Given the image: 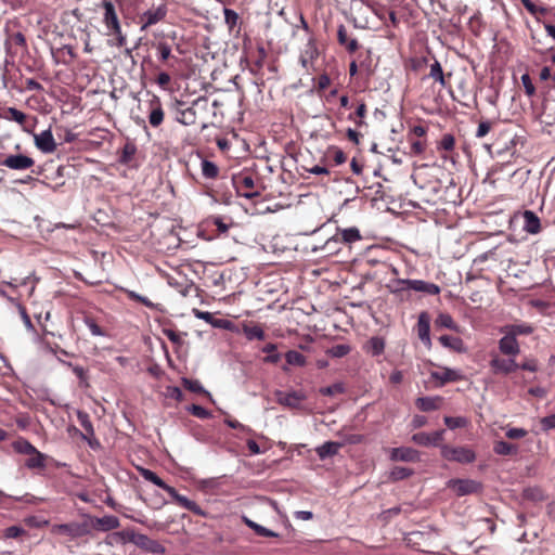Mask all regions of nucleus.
<instances>
[{
  "mask_svg": "<svg viewBox=\"0 0 555 555\" xmlns=\"http://www.w3.org/2000/svg\"><path fill=\"white\" fill-rule=\"evenodd\" d=\"M140 473L145 480L165 490L171 496V499L177 505L192 512L197 516H205V512L198 504H196L194 501L189 500L186 496L178 493V491L173 487L166 483L156 473L147 468H142Z\"/></svg>",
  "mask_w": 555,
  "mask_h": 555,
  "instance_id": "f257e3e1",
  "label": "nucleus"
},
{
  "mask_svg": "<svg viewBox=\"0 0 555 555\" xmlns=\"http://www.w3.org/2000/svg\"><path fill=\"white\" fill-rule=\"evenodd\" d=\"M101 9L103 11V23L107 29V35L115 38V44L118 48L124 47L127 42V38L121 30L115 4L112 0H102Z\"/></svg>",
  "mask_w": 555,
  "mask_h": 555,
  "instance_id": "f03ea898",
  "label": "nucleus"
},
{
  "mask_svg": "<svg viewBox=\"0 0 555 555\" xmlns=\"http://www.w3.org/2000/svg\"><path fill=\"white\" fill-rule=\"evenodd\" d=\"M5 40L4 48L7 54L14 57L20 54H24L27 52V41L25 35L21 31L18 23L15 21H10L5 24L4 27Z\"/></svg>",
  "mask_w": 555,
  "mask_h": 555,
  "instance_id": "7ed1b4c3",
  "label": "nucleus"
},
{
  "mask_svg": "<svg viewBox=\"0 0 555 555\" xmlns=\"http://www.w3.org/2000/svg\"><path fill=\"white\" fill-rule=\"evenodd\" d=\"M414 291L428 295H439L441 288L439 285L423 280L398 279L395 281V287L391 293L396 296H402L404 292Z\"/></svg>",
  "mask_w": 555,
  "mask_h": 555,
  "instance_id": "20e7f679",
  "label": "nucleus"
},
{
  "mask_svg": "<svg viewBox=\"0 0 555 555\" xmlns=\"http://www.w3.org/2000/svg\"><path fill=\"white\" fill-rule=\"evenodd\" d=\"M153 47L160 65L169 72L178 73L181 60L172 53L171 46L167 41L160 40Z\"/></svg>",
  "mask_w": 555,
  "mask_h": 555,
  "instance_id": "39448f33",
  "label": "nucleus"
},
{
  "mask_svg": "<svg viewBox=\"0 0 555 555\" xmlns=\"http://www.w3.org/2000/svg\"><path fill=\"white\" fill-rule=\"evenodd\" d=\"M441 456L450 462L469 464L476 460V453L468 447L441 446Z\"/></svg>",
  "mask_w": 555,
  "mask_h": 555,
  "instance_id": "423d86ee",
  "label": "nucleus"
},
{
  "mask_svg": "<svg viewBox=\"0 0 555 555\" xmlns=\"http://www.w3.org/2000/svg\"><path fill=\"white\" fill-rule=\"evenodd\" d=\"M489 365L495 375H509L519 370V363L516 362L515 357L503 358L496 353L491 354Z\"/></svg>",
  "mask_w": 555,
  "mask_h": 555,
  "instance_id": "0eeeda50",
  "label": "nucleus"
},
{
  "mask_svg": "<svg viewBox=\"0 0 555 555\" xmlns=\"http://www.w3.org/2000/svg\"><path fill=\"white\" fill-rule=\"evenodd\" d=\"M233 183L237 192L246 198H253L259 195V191L256 190V180L251 173L241 172L234 176Z\"/></svg>",
  "mask_w": 555,
  "mask_h": 555,
  "instance_id": "6e6552de",
  "label": "nucleus"
},
{
  "mask_svg": "<svg viewBox=\"0 0 555 555\" xmlns=\"http://www.w3.org/2000/svg\"><path fill=\"white\" fill-rule=\"evenodd\" d=\"M0 165L12 170L23 171L33 168L35 159L24 154H11L0 160Z\"/></svg>",
  "mask_w": 555,
  "mask_h": 555,
  "instance_id": "1a4fd4ad",
  "label": "nucleus"
},
{
  "mask_svg": "<svg viewBox=\"0 0 555 555\" xmlns=\"http://www.w3.org/2000/svg\"><path fill=\"white\" fill-rule=\"evenodd\" d=\"M319 54V49L314 39H309L299 57V62L306 72L309 73L315 70L314 62L318 60Z\"/></svg>",
  "mask_w": 555,
  "mask_h": 555,
  "instance_id": "9d476101",
  "label": "nucleus"
},
{
  "mask_svg": "<svg viewBox=\"0 0 555 555\" xmlns=\"http://www.w3.org/2000/svg\"><path fill=\"white\" fill-rule=\"evenodd\" d=\"M128 540L135 544L138 547L151 553H162L164 551L163 546L157 541L149 538L143 533H137L132 531L128 533Z\"/></svg>",
  "mask_w": 555,
  "mask_h": 555,
  "instance_id": "9b49d317",
  "label": "nucleus"
},
{
  "mask_svg": "<svg viewBox=\"0 0 555 555\" xmlns=\"http://www.w3.org/2000/svg\"><path fill=\"white\" fill-rule=\"evenodd\" d=\"M202 99H197L193 102L192 106L183 107L182 101L176 102V120L184 126H192L196 124L197 115L194 105L197 104Z\"/></svg>",
  "mask_w": 555,
  "mask_h": 555,
  "instance_id": "f8f14e48",
  "label": "nucleus"
},
{
  "mask_svg": "<svg viewBox=\"0 0 555 555\" xmlns=\"http://www.w3.org/2000/svg\"><path fill=\"white\" fill-rule=\"evenodd\" d=\"M167 12H168L167 7L164 4L159 5L155 9H150L146 12H144L140 16L141 30H145V29L150 28L151 26L165 20Z\"/></svg>",
  "mask_w": 555,
  "mask_h": 555,
  "instance_id": "ddd939ff",
  "label": "nucleus"
},
{
  "mask_svg": "<svg viewBox=\"0 0 555 555\" xmlns=\"http://www.w3.org/2000/svg\"><path fill=\"white\" fill-rule=\"evenodd\" d=\"M77 420L85 430V434H81V438L86 440L91 448L99 446L98 440L94 438V428L89 414L82 411H78Z\"/></svg>",
  "mask_w": 555,
  "mask_h": 555,
  "instance_id": "4468645a",
  "label": "nucleus"
},
{
  "mask_svg": "<svg viewBox=\"0 0 555 555\" xmlns=\"http://www.w3.org/2000/svg\"><path fill=\"white\" fill-rule=\"evenodd\" d=\"M275 397H276V402L279 404L291 408V409L299 408L300 403L304 400H306V395L302 391H291V392L276 391Z\"/></svg>",
  "mask_w": 555,
  "mask_h": 555,
  "instance_id": "2eb2a0df",
  "label": "nucleus"
},
{
  "mask_svg": "<svg viewBox=\"0 0 555 555\" xmlns=\"http://www.w3.org/2000/svg\"><path fill=\"white\" fill-rule=\"evenodd\" d=\"M352 10L356 12V15L352 18L353 26L356 28L365 29L369 26V17H367V0H358L356 1Z\"/></svg>",
  "mask_w": 555,
  "mask_h": 555,
  "instance_id": "dca6fc26",
  "label": "nucleus"
},
{
  "mask_svg": "<svg viewBox=\"0 0 555 555\" xmlns=\"http://www.w3.org/2000/svg\"><path fill=\"white\" fill-rule=\"evenodd\" d=\"M444 430H437L431 434L427 433H417L412 436V441L420 446H439L441 448V442L443 440Z\"/></svg>",
  "mask_w": 555,
  "mask_h": 555,
  "instance_id": "f3484780",
  "label": "nucleus"
},
{
  "mask_svg": "<svg viewBox=\"0 0 555 555\" xmlns=\"http://www.w3.org/2000/svg\"><path fill=\"white\" fill-rule=\"evenodd\" d=\"M204 225L206 229L215 231L217 235H222L228 233L232 221L230 218L210 216L204 221Z\"/></svg>",
  "mask_w": 555,
  "mask_h": 555,
  "instance_id": "a211bd4d",
  "label": "nucleus"
},
{
  "mask_svg": "<svg viewBox=\"0 0 555 555\" xmlns=\"http://www.w3.org/2000/svg\"><path fill=\"white\" fill-rule=\"evenodd\" d=\"M36 146L43 153H53L56 150L51 129H47L34 135Z\"/></svg>",
  "mask_w": 555,
  "mask_h": 555,
  "instance_id": "6ab92c4d",
  "label": "nucleus"
},
{
  "mask_svg": "<svg viewBox=\"0 0 555 555\" xmlns=\"http://www.w3.org/2000/svg\"><path fill=\"white\" fill-rule=\"evenodd\" d=\"M150 113L149 122L152 127L157 128L164 121L165 113L158 96L154 95L149 102Z\"/></svg>",
  "mask_w": 555,
  "mask_h": 555,
  "instance_id": "aec40b11",
  "label": "nucleus"
},
{
  "mask_svg": "<svg viewBox=\"0 0 555 555\" xmlns=\"http://www.w3.org/2000/svg\"><path fill=\"white\" fill-rule=\"evenodd\" d=\"M428 77L439 83L441 88H449L452 73L444 74L441 64L435 59L430 64Z\"/></svg>",
  "mask_w": 555,
  "mask_h": 555,
  "instance_id": "412c9836",
  "label": "nucleus"
},
{
  "mask_svg": "<svg viewBox=\"0 0 555 555\" xmlns=\"http://www.w3.org/2000/svg\"><path fill=\"white\" fill-rule=\"evenodd\" d=\"M499 350L506 357H516L520 352V346L517 338L508 333L499 340Z\"/></svg>",
  "mask_w": 555,
  "mask_h": 555,
  "instance_id": "4be33fe9",
  "label": "nucleus"
},
{
  "mask_svg": "<svg viewBox=\"0 0 555 555\" xmlns=\"http://www.w3.org/2000/svg\"><path fill=\"white\" fill-rule=\"evenodd\" d=\"M337 41L350 54H353L360 48V43H359L358 39L349 37L347 28L343 24L339 25L338 29H337Z\"/></svg>",
  "mask_w": 555,
  "mask_h": 555,
  "instance_id": "5701e85b",
  "label": "nucleus"
},
{
  "mask_svg": "<svg viewBox=\"0 0 555 555\" xmlns=\"http://www.w3.org/2000/svg\"><path fill=\"white\" fill-rule=\"evenodd\" d=\"M449 487L457 495H466L477 491L478 483L474 480L452 479L449 481Z\"/></svg>",
  "mask_w": 555,
  "mask_h": 555,
  "instance_id": "b1692460",
  "label": "nucleus"
},
{
  "mask_svg": "<svg viewBox=\"0 0 555 555\" xmlns=\"http://www.w3.org/2000/svg\"><path fill=\"white\" fill-rule=\"evenodd\" d=\"M390 459L392 461L416 462L418 461V452L408 447L393 448L390 452Z\"/></svg>",
  "mask_w": 555,
  "mask_h": 555,
  "instance_id": "393cba45",
  "label": "nucleus"
},
{
  "mask_svg": "<svg viewBox=\"0 0 555 555\" xmlns=\"http://www.w3.org/2000/svg\"><path fill=\"white\" fill-rule=\"evenodd\" d=\"M430 376L434 380L439 382L440 386H443L447 383L457 382L462 378L457 371L448 367H443L440 371H434Z\"/></svg>",
  "mask_w": 555,
  "mask_h": 555,
  "instance_id": "a878e982",
  "label": "nucleus"
},
{
  "mask_svg": "<svg viewBox=\"0 0 555 555\" xmlns=\"http://www.w3.org/2000/svg\"><path fill=\"white\" fill-rule=\"evenodd\" d=\"M335 242H343L345 244H351L361 240V234L358 228L351 227L348 229H338L336 234L333 236Z\"/></svg>",
  "mask_w": 555,
  "mask_h": 555,
  "instance_id": "bb28decb",
  "label": "nucleus"
},
{
  "mask_svg": "<svg viewBox=\"0 0 555 555\" xmlns=\"http://www.w3.org/2000/svg\"><path fill=\"white\" fill-rule=\"evenodd\" d=\"M524 230L530 234H538L541 231V221L532 210L522 212Z\"/></svg>",
  "mask_w": 555,
  "mask_h": 555,
  "instance_id": "cd10ccee",
  "label": "nucleus"
},
{
  "mask_svg": "<svg viewBox=\"0 0 555 555\" xmlns=\"http://www.w3.org/2000/svg\"><path fill=\"white\" fill-rule=\"evenodd\" d=\"M223 14H224V23H225L229 31L231 34H234L237 37L241 33V25H242V21H241L238 14L234 10L228 9V8L223 9Z\"/></svg>",
  "mask_w": 555,
  "mask_h": 555,
  "instance_id": "c85d7f7f",
  "label": "nucleus"
},
{
  "mask_svg": "<svg viewBox=\"0 0 555 555\" xmlns=\"http://www.w3.org/2000/svg\"><path fill=\"white\" fill-rule=\"evenodd\" d=\"M443 398L436 397H421L415 401V405L423 412H430L438 410L442 404Z\"/></svg>",
  "mask_w": 555,
  "mask_h": 555,
  "instance_id": "c756f323",
  "label": "nucleus"
},
{
  "mask_svg": "<svg viewBox=\"0 0 555 555\" xmlns=\"http://www.w3.org/2000/svg\"><path fill=\"white\" fill-rule=\"evenodd\" d=\"M430 319L427 312H422L417 320V335L425 344H430Z\"/></svg>",
  "mask_w": 555,
  "mask_h": 555,
  "instance_id": "7c9ffc66",
  "label": "nucleus"
},
{
  "mask_svg": "<svg viewBox=\"0 0 555 555\" xmlns=\"http://www.w3.org/2000/svg\"><path fill=\"white\" fill-rule=\"evenodd\" d=\"M343 447V442L326 441L322 446L315 448V452L320 460H325L327 457L336 455Z\"/></svg>",
  "mask_w": 555,
  "mask_h": 555,
  "instance_id": "2f4dec72",
  "label": "nucleus"
},
{
  "mask_svg": "<svg viewBox=\"0 0 555 555\" xmlns=\"http://www.w3.org/2000/svg\"><path fill=\"white\" fill-rule=\"evenodd\" d=\"M242 330H243V334L245 335V337L248 340H254V339L263 340L266 338V333H264L263 328L258 324H254L251 322L244 323Z\"/></svg>",
  "mask_w": 555,
  "mask_h": 555,
  "instance_id": "473e14b6",
  "label": "nucleus"
},
{
  "mask_svg": "<svg viewBox=\"0 0 555 555\" xmlns=\"http://www.w3.org/2000/svg\"><path fill=\"white\" fill-rule=\"evenodd\" d=\"M94 527L103 531H109L119 528L120 522L116 516L105 515L95 519Z\"/></svg>",
  "mask_w": 555,
  "mask_h": 555,
  "instance_id": "72a5a7b5",
  "label": "nucleus"
},
{
  "mask_svg": "<svg viewBox=\"0 0 555 555\" xmlns=\"http://www.w3.org/2000/svg\"><path fill=\"white\" fill-rule=\"evenodd\" d=\"M0 117L10 121H15L23 126L27 120V115L15 107H7L0 114Z\"/></svg>",
  "mask_w": 555,
  "mask_h": 555,
  "instance_id": "f704fd0d",
  "label": "nucleus"
},
{
  "mask_svg": "<svg viewBox=\"0 0 555 555\" xmlns=\"http://www.w3.org/2000/svg\"><path fill=\"white\" fill-rule=\"evenodd\" d=\"M47 455L36 449V453H31L25 462V466L29 469H44Z\"/></svg>",
  "mask_w": 555,
  "mask_h": 555,
  "instance_id": "c9c22d12",
  "label": "nucleus"
},
{
  "mask_svg": "<svg viewBox=\"0 0 555 555\" xmlns=\"http://www.w3.org/2000/svg\"><path fill=\"white\" fill-rule=\"evenodd\" d=\"M367 114V106L362 101L358 104L356 111L348 116V120L352 121L357 127L366 126L364 121Z\"/></svg>",
  "mask_w": 555,
  "mask_h": 555,
  "instance_id": "e433bc0d",
  "label": "nucleus"
},
{
  "mask_svg": "<svg viewBox=\"0 0 555 555\" xmlns=\"http://www.w3.org/2000/svg\"><path fill=\"white\" fill-rule=\"evenodd\" d=\"M503 331L505 333H508L509 335H512L513 337H517V336H520V335H530L533 333L534 331V327L530 324H527V323H521V324H511V325H506Z\"/></svg>",
  "mask_w": 555,
  "mask_h": 555,
  "instance_id": "4c0bfd02",
  "label": "nucleus"
},
{
  "mask_svg": "<svg viewBox=\"0 0 555 555\" xmlns=\"http://www.w3.org/2000/svg\"><path fill=\"white\" fill-rule=\"evenodd\" d=\"M243 521L244 524L250 528L251 530H254V532L259 535V537H263V538H276L279 534L275 533L274 531L270 530V529H267L266 527L263 526H260L258 525L257 522L250 520L249 518H247L246 516H243Z\"/></svg>",
  "mask_w": 555,
  "mask_h": 555,
  "instance_id": "58836bf2",
  "label": "nucleus"
},
{
  "mask_svg": "<svg viewBox=\"0 0 555 555\" xmlns=\"http://www.w3.org/2000/svg\"><path fill=\"white\" fill-rule=\"evenodd\" d=\"M12 448L16 453L30 455L36 453V447L33 446L27 439L20 437L12 442Z\"/></svg>",
  "mask_w": 555,
  "mask_h": 555,
  "instance_id": "ea45409f",
  "label": "nucleus"
},
{
  "mask_svg": "<svg viewBox=\"0 0 555 555\" xmlns=\"http://www.w3.org/2000/svg\"><path fill=\"white\" fill-rule=\"evenodd\" d=\"M135 153L137 145L131 141H127L121 150L118 162L122 165H129L132 162Z\"/></svg>",
  "mask_w": 555,
  "mask_h": 555,
  "instance_id": "a19ab883",
  "label": "nucleus"
},
{
  "mask_svg": "<svg viewBox=\"0 0 555 555\" xmlns=\"http://www.w3.org/2000/svg\"><path fill=\"white\" fill-rule=\"evenodd\" d=\"M493 451L499 455H514L517 454L518 447L501 440L494 443Z\"/></svg>",
  "mask_w": 555,
  "mask_h": 555,
  "instance_id": "79ce46f5",
  "label": "nucleus"
},
{
  "mask_svg": "<svg viewBox=\"0 0 555 555\" xmlns=\"http://www.w3.org/2000/svg\"><path fill=\"white\" fill-rule=\"evenodd\" d=\"M155 69L159 70L155 78V82L158 85L159 88H162L164 90H168L169 86L171 83L170 74H173V73L167 70L166 68L160 69V66H155Z\"/></svg>",
  "mask_w": 555,
  "mask_h": 555,
  "instance_id": "37998d69",
  "label": "nucleus"
},
{
  "mask_svg": "<svg viewBox=\"0 0 555 555\" xmlns=\"http://www.w3.org/2000/svg\"><path fill=\"white\" fill-rule=\"evenodd\" d=\"M367 9L374 13L382 22L387 20L389 10L384 4L373 0H367Z\"/></svg>",
  "mask_w": 555,
  "mask_h": 555,
  "instance_id": "c03bdc74",
  "label": "nucleus"
},
{
  "mask_svg": "<svg viewBox=\"0 0 555 555\" xmlns=\"http://www.w3.org/2000/svg\"><path fill=\"white\" fill-rule=\"evenodd\" d=\"M439 341L443 347L450 348L454 351H461L463 347V340L454 336L442 335L439 337Z\"/></svg>",
  "mask_w": 555,
  "mask_h": 555,
  "instance_id": "a18cd8bd",
  "label": "nucleus"
},
{
  "mask_svg": "<svg viewBox=\"0 0 555 555\" xmlns=\"http://www.w3.org/2000/svg\"><path fill=\"white\" fill-rule=\"evenodd\" d=\"M287 364L295 366H305L307 363L306 357L297 350H289L285 353Z\"/></svg>",
  "mask_w": 555,
  "mask_h": 555,
  "instance_id": "49530a36",
  "label": "nucleus"
},
{
  "mask_svg": "<svg viewBox=\"0 0 555 555\" xmlns=\"http://www.w3.org/2000/svg\"><path fill=\"white\" fill-rule=\"evenodd\" d=\"M122 292L126 294V296L135 302H139L146 308L155 309L157 306L153 304L147 297L141 296L140 294L135 293L134 291L124 288Z\"/></svg>",
  "mask_w": 555,
  "mask_h": 555,
  "instance_id": "de8ad7c7",
  "label": "nucleus"
},
{
  "mask_svg": "<svg viewBox=\"0 0 555 555\" xmlns=\"http://www.w3.org/2000/svg\"><path fill=\"white\" fill-rule=\"evenodd\" d=\"M202 175L206 179H216L219 175V167L207 159L202 160Z\"/></svg>",
  "mask_w": 555,
  "mask_h": 555,
  "instance_id": "09e8293b",
  "label": "nucleus"
},
{
  "mask_svg": "<svg viewBox=\"0 0 555 555\" xmlns=\"http://www.w3.org/2000/svg\"><path fill=\"white\" fill-rule=\"evenodd\" d=\"M436 326L446 327L452 331H459L457 325L455 324L453 318L449 313H439L436 321Z\"/></svg>",
  "mask_w": 555,
  "mask_h": 555,
  "instance_id": "8fccbe9b",
  "label": "nucleus"
},
{
  "mask_svg": "<svg viewBox=\"0 0 555 555\" xmlns=\"http://www.w3.org/2000/svg\"><path fill=\"white\" fill-rule=\"evenodd\" d=\"M262 352L267 353V356L263 359V362L266 363H272L275 364L280 361V354L276 352V345L275 344H267L262 348Z\"/></svg>",
  "mask_w": 555,
  "mask_h": 555,
  "instance_id": "3c124183",
  "label": "nucleus"
},
{
  "mask_svg": "<svg viewBox=\"0 0 555 555\" xmlns=\"http://www.w3.org/2000/svg\"><path fill=\"white\" fill-rule=\"evenodd\" d=\"M455 146V138L451 133H444L438 142V151L452 152Z\"/></svg>",
  "mask_w": 555,
  "mask_h": 555,
  "instance_id": "603ef678",
  "label": "nucleus"
},
{
  "mask_svg": "<svg viewBox=\"0 0 555 555\" xmlns=\"http://www.w3.org/2000/svg\"><path fill=\"white\" fill-rule=\"evenodd\" d=\"M411 146H410V155L412 156H418L422 155L427 146L425 139H414L410 137L409 139Z\"/></svg>",
  "mask_w": 555,
  "mask_h": 555,
  "instance_id": "864d4df0",
  "label": "nucleus"
},
{
  "mask_svg": "<svg viewBox=\"0 0 555 555\" xmlns=\"http://www.w3.org/2000/svg\"><path fill=\"white\" fill-rule=\"evenodd\" d=\"M351 351V347L346 344H338L331 347L326 353L332 358H343Z\"/></svg>",
  "mask_w": 555,
  "mask_h": 555,
  "instance_id": "5fc2aeb1",
  "label": "nucleus"
},
{
  "mask_svg": "<svg viewBox=\"0 0 555 555\" xmlns=\"http://www.w3.org/2000/svg\"><path fill=\"white\" fill-rule=\"evenodd\" d=\"M367 347L372 356H379L384 352L385 343L379 337H372L367 343Z\"/></svg>",
  "mask_w": 555,
  "mask_h": 555,
  "instance_id": "6e6d98bb",
  "label": "nucleus"
},
{
  "mask_svg": "<svg viewBox=\"0 0 555 555\" xmlns=\"http://www.w3.org/2000/svg\"><path fill=\"white\" fill-rule=\"evenodd\" d=\"M443 421H444V424L447 425V427L450 429L462 428V427L467 426V424H468L467 418L463 417V416H456V417L444 416Z\"/></svg>",
  "mask_w": 555,
  "mask_h": 555,
  "instance_id": "4d7b16f0",
  "label": "nucleus"
},
{
  "mask_svg": "<svg viewBox=\"0 0 555 555\" xmlns=\"http://www.w3.org/2000/svg\"><path fill=\"white\" fill-rule=\"evenodd\" d=\"M183 386L191 392L208 395L198 380L183 378Z\"/></svg>",
  "mask_w": 555,
  "mask_h": 555,
  "instance_id": "13d9d810",
  "label": "nucleus"
},
{
  "mask_svg": "<svg viewBox=\"0 0 555 555\" xmlns=\"http://www.w3.org/2000/svg\"><path fill=\"white\" fill-rule=\"evenodd\" d=\"M330 157H332L335 165H341L347 160L346 153L337 146H333L328 151Z\"/></svg>",
  "mask_w": 555,
  "mask_h": 555,
  "instance_id": "bf43d9fd",
  "label": "nucleus"
},
{
  "mask_svg": "<svg viewBox=\"0 0 555 555\" xmlns=\"http://www.w3.org/2000/svg\"><path fill=\"white\" fill-rule=\"evenodd\" d=\"M193 416L205 420L211 416V413L206 410L205 408L197 405V404H191L186 409Z\"/></svg>",
  "mask_w": 555,
  "mask_h": 555,
  "instance_id": "052dcab7",
  "label": "nucleus"
},
{
  "mask_svg": "<svg viewBox=\"0 0 555 555\" xmlns=\"http://www.w3.org/2000/svg\"><path fill=\"white\" fill-rule=\"evenodd\" d=\"M521 83L525 89V93L531 98L535 94V87L531 80V77L529 74H524L521 76Z\"/></svg>",
  "mask_w": 555,
  "mask_h": 555,
  "instance_id": "680f3d73",
  "label": "nucleus"
},
{
  "mask_svg": "<svg viewBox=\"0 0 555 555\" xmlns=\"http://www.w3.org/2000/svg\"><path fill=\"white\" fill-rule=\"evenodd\" d=\"M412 475V470L410 468H406V467H395L392 470H391V478L393 480H401V479H405L408 478L409 476Z\"/></svg>",
  "mask_w": 555,
  "mask_h": 555,
  "instance_id": "e2e57ef3",
  "label": "nucleus"
},
{
  "mask_svg": "<svg viewBox=\"0 0 555 555\" xmlns=\"http://www.w3.org/2000/svg\"><path fill=\"white\" fill-rule=\"evenodd\" d=\"M522 5L526 8V10L532 14H546L547 9L546 8H539L537 7L531 0H520Z\"/></svg>",
  "mask_w": 555,
  "mask_h": 555,
  "instance_id": "0e129e2a",
  "label": "nucleus"
},
{
  "mask_svg": "<svg viewBox=\"0 0 555 555\" xmlns=\"http://www.w3.org/2000/svg\"><path fill=\"white\" fill-rule=\"evenodd\" d=\"M266 59H267V51H266L264 47L258 46L257 47V55L254 59V65L256 66V68H258V69L262 68Z\"/></svg>",
  "mask_w": 555,
  "mask_h": 555,
  "instance_id": "69168bd1",
  "label": "nucleus"
},
{
  "mask_svg": "<svg viewBox=\"0 0 555 555\" xmlns=\"http://www.w3.org/2000/svg\"><path fill=\"white\" fill-rule=\"evenodd\" d=\"M427 133V128L422 125H415L410 129L408 139L415 137L416 139H424Z\"/></svg>",
  "mask_w": 555,
  "mask_h": 555,
  "instance_id": "338daca9",
  "label": "nucleus"
},
{
  "mask_svg": "<svg viewBox=\"0 0 555 555\" xmlns=\"http://www.w3.org/2000/svg\"><path fill=\"white\" fill-rule=\"evenodd\" d=\"M540 423L544 431L555 429V414L541 418Z\"/></svg>",
  "mask_w": 555,
  "mask_h": 555,
  "instance_id": "774afa93",
  "label": "nucleus"
}]
</instances>
